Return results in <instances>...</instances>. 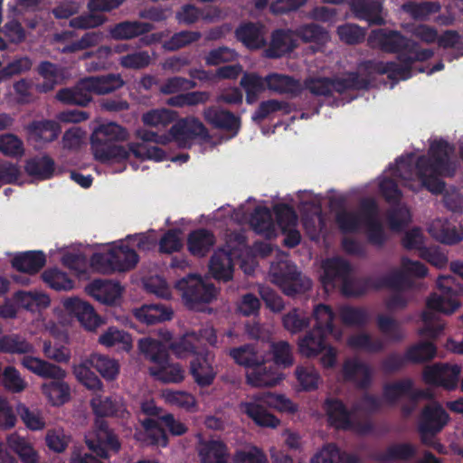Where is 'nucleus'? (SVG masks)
Segmentation results:
<instances>
[{"mask_svg":"<svg viewBox=\"0 0 463 463\" xmlns=\"http://www.w3.org/2000/svg\"><path fill=\"white\" fill-rule=\"evenodd\" d=\"M368 40L385 52L397 53L400 63L366 60L359 63L358 69L368 74H386L393 83L410 79L413 62L428 61L434 54L431 49H420L417 43L400 32L385 28L373 30Z\"/></svg>","mask_w":463,"mask_h":463,"instance_id":"1","label":"nucleus"},{"mask_svg":"<svg viewBox=\"0 0 463 463\" xmlns=\"http://www.w3.org/2000/svg\"><path fill=\"white\" fill-rule=\"evenodd\" d=\"M455 152L454 145L440 138L430 143L427 156H420L415 163L416 175L420 186L433 194H439L445 189V182L440 177H452L456 165L451 160Z\"/></svg>","mask_w":463,"mask_h":463,"instance_id":"2","label":"nucleus"},{"mask_svg":"<svg viewBox=\"0 0 463 463\" xmlns=\"http://www.w3.org/2000/svg\"><path fill=\"white\" fill-rule=\"evenodd\" d=\"M21 364L37 376L50 379L41 390L52 405L61 406L71 400V387L64 380L67 373L61 367L31 355H24Z\"/></svg>","mask_w":463,"mask_h":463,"instance_id":"3","label":"nucleus"},{"mask_svg":"<svg viewBox=\"0 0 463 463\" xmlns=\"http://www.w3.org/2000/svg\"><path fill=\"white\" fill-rule=\"evenodd\" d=\"M128 138V130L115 122L99 125L90 136V146L95 159L103 164L127 160L129 157V144L126 147L118 143Z\"/></svg>","mask_w":463,"mask_h":463,"instance_id":"4","label":"nucleus"},{"mask_svg":"<svg viewBox=\"0 0 463 463\" xmlns=\"http://www.w3.org/2000/svg\"><path fill=\"white\" fill-rule=\"evenodd\" d=\"M138 349L146 360L155 365L149 373L164 383H179L184 381L185 372L180 364L169 363V350L160 340L145 337L138 341Z\"/></svg>","mask_w":463,"mask_h":463,"instance_id":"5","label":"nucleus"},{"mask_svg":"<svg viewBox=\"0 0 463 463\" xmlns=\"http://www.w3.org/2000/svg\"><path fill=\"white\" fill-rule=\"evenodd\" d=\"M312 317L315 320L312 329L298 341L299 353L308 358L317 356L326 346V337L329 335L335 337L341 335V332L334 325L335 313L329 306L317 305Z\"/></svg>","mask_w":463,"mask_h":463,"instance_id":"6","label":"nucleus"},{"mask_svg":"<svg viewBox=\"0 0 463 463\" xmlns=\"http://www.w3.org/2000/svg\"><path fill=\"white\" fill-rule=\"evenodd\" d=\"M240 408L256 425L268 428H276L280 422L268 411L269 408L289 412L297 410L289 399L284 395L271 392H263L254 396L252 401L241 402Z\"/></svg>","mask_w":463,"mask_h":463,"instance_id":"7","label":"nucleus"},{"mask_svg":"<svg viewBox=\"0 0 463 463\" xmlns=\"http://www.w3.org/2000/svg\"><path fill=\"white\" fill-rule=\"evenodd\" d=\"M138 260L136 250L123 243L110 247L106 252L94 253L90 258L91 266L104 274L128 271L137 266Z\"/></svg>","mask_w":463,"mask_h":463,"instance_id":"8","label":"nucleus"},{"mask_svg":"<svg viewBox=\"0 0 463 463\" xmlns=\"http://www.w3.org/2000/svg\"><path fill=\"white\" fill-rule=\"evenodd\" d=\"M322 268L321 283L326 291L332 290L337 284H341L342 293L346 297H360L364 294L362 288H352L355 283L351 280L352 267L346 260L341 257H333L326 260Z\"/></svg>","mask_w":463,"mask_h":463,"instance_id":"9","label":"nucleus"},{"mask_svg":"<svg viewBox=\"0 0 463 463\" xmlns=\"http://www.w3.org/2000/svg\"><path fill=\"white\" fill-rule=\"evenodd\" d=\"M439 293H431L427 299V307L443 314H452L460 306L458 296L463 293V286L451 275L439 276L437 279Z\"/></svg>","mask_w":463,"mask_h":463,"instance_id":"10","label":"nucleus"},{"mask_svg":"<svg viewBox=\"0 0 463 463\" xmlns=\"http://www.w3.org/2000/svg\"><path fill=\"white\" fill-rule=\"evenodd\" d=\"M272 282L287 296L293 297L311 288V280L303 276L298 267L290 261L281 260L270 268Z\"/></svg>","mask_w":463,"mask_h":463,"instance_id":"11","label":"nucleus"},{"mask_svg":"<svg viewBox=\"0 0 463 463\" xmlns=\"http://www.w3.org/2000/svg\"><path fill=\"white\" fill-rule=\"evenodd\" d=\"M175 288L182 292L186 305L194 308L202 303H210L216 298V288L213 284L206 283L197 275H189L175 282Z\"/></svg>","mask_w":463,"mask_h":463,"instance_id":"12","label":"nucleus"},{"mask_svg":"<svg viewBox=\"0 0 463 463\" xmlns=\"http://www.w3.org/2000/svg\"><path fill=\"white\" fill-rule=\"evenodd\" d=\"M173 139L182 148H190L194 140L208 142L211 135L207 128L194 117L182 118L169 130Z\"/></svg>","mask_w":463,"mask_h":463,"instance_id":"13","label":"nucleus"},{"mask_svg":"<svg viewBox=\"0 0 463 463\" xmlns=\"http://www.w3.org/2000/svg\"><path fill=\"white\" fill-rule=\"evenodd\" d=\"M460 372L458 364L437 363L424 368L422 379L427 384L452 391L458 386Z\"/></svg>","mask_w":463,"mask_h":463,"instance_id":"14","label":"nucleus"},{"mask_svg":"<svg viewBox=\"0 0 463 463\" xmlns=\"http://www.w3.org/2000/svg\"><path fill=\"white\" fill-rule=\"evenodd\" d=\"M364 215V224L366 226V235L369 243L382 247L386 241L383 223L378 219V205L373 198H364L360 203Z\"/></svg>","mask_w":463,"mask_h":463,"instance_id":"15","label":"nucleus"},{"mask_svg":"<svg viewBox=\"0 0 463 463\" xmlns=\"http://www.w3.org/2000/svg\"><path fill=\"white\" fill-rule=\"evenodd\" d=\"M328 424L335 430H350L354 428L352 417L354 411L349 410L339 398H326L323 404Z\"/></svg>","mask_w":463,"mask_h":463,"instance_id":"16","label":"nucleus"},{"mask_svg":"<svg viewBox=\"0 0 463 463\" xmlns=\"http://www.w3.org/2000/svg\"><path fill=\"white\" fill-rule=\"evenodd\" d=\"M204 120L213 128L224 130L232 137L241 129V118L219 106H210L203 113Z\"/></svg>","mask_w":463,"mask_h":463,"instance_id":"17","label":"nucleus"},{"mask_svg":"<svg viewBox=\"0 0 463 463\" xmlns=\"http://www.w3.org/2000/svg\"><path fill=\"white\" fill-rule=\"evenodd\" d=\"M403 397L416 402L418 399L424 397V392L414 388V382L411 378H403L383 385V398L386 403L394 405Z\"/></svg>","mask_w":463,"mask_h":463,"instance_id":"18","label":"nucleus"},{"mask_svg":"<svg viewBox=\"0 0 463 463\" xmlns=\"http://www.w3.org/2000/svg\"><path fill=\"white\" fill-rule=\"evenodd\" d=\"M449 420V413L439 403H429L422 408L420 413L418 429L426 432L439 433Z\"/></svg>","mask_w":463,"mask_h":463,"instance_id":"19","label":"nucleus"},{"mask_svg":"<svg viewBox=\"0 0 463 463\" xmlns=\"http://www.w3.org/2000/svg\"><path fill=\"white\" fill-rule=\"evenodd\" d=\"M86 444L92 453L101 458H109V450L117 453L121 447L118 437L109 429L105 421L99 423L96 439H87Z\"/></svg>","mask_w":463,"mask_h":463,"instance_id":"20","label":"nucleus"},{"mask_svg":"<svg viewBox=\"0 0 463 463\" xmlns=\"http://www.w3.org/2000/svg\"><path fill=\"white\" fill-rule=\"evenodd\" d=\"M190 339L197 342H205L210 345H215L217 343V335L213 327L205 326L199 328L197 331L193 330L186 334V335L171 345L172 349L179 355L184 356L188 354H195L197 346L193 344Z\"/></svg>","mask_w":463,"mask_h":463,"instance_id":"21","label":"nucleus"},{"mask_svg":"<svg viewBox=\"0 0 463 463\" xmlns=\"http://www.w3.org/2000/svg\"><path fill=\"white\" fill-rule=\"evenodd\" d=\"M63 306L87 330H95L101 324L100 317L88 302L78 298H71L64 301Z\"/></svg>","mask_w":463,"mask_h":463,"instance_id":"22","label":"nucleus"},{"mask_svg":"<svg viewBox=\"0 0 463 463\" xmlns=\"http://www.w3.org/2000/svg\"><path fill=\"white\" fill-rule=\"evenodd\" d=\"M297 47L294 30L277 29L272 33L270 43L264 53L267 58L278 59L290 53Z\"/></svg>","mask_w":463,"mask_h":463,"instance_id":"23","label":"nucleus"},{"mask_svg":"<svg viewBox=\"0 0 463 463\" xmlns=\"http://www.w3.org/2000/svg\"><path fill=\"white\" fill-rule=\"evenodd\" d=\"M342 373L346 382L355 383L360 389H367L372 383V368L357 358L346 359L343 364Z\"/></svg>","mask_w":463,"mask_h":463,"instance_id":"24","label":"nucleus"},{"mask_svg":"<svg viewBox=\"0 0 463 463\" xmlns=\"http://www.w3.org/2000/svg\"><path fill=\"white\" fill-rule=\"evenodd\" d=\"M209 272L218 281L227 282L232 280L234 272L232 251L225 249L215 250L210 259Z\"/></svg>","mask_w":463,"mask_h":463,"instance_id":"25","label":"nucleus"},{"mask_svg":"<svg viewBox=\"0 0 463 463\" xmlns=\"http://www.w3.org/2000/svg\"><path fill=\"white\" fill-rule=\"evenodd\" d=\"M282 380V374L272 363L258 362L247 373V383L254 387L275 386Z\"/></svg>","mask_w":463,"mask_h":463,"instance_id":"26","label":"nucleus"},{"mask_svg":"<svg viewBox=\"0 0 463 463\" xmlns=\"http://www.w3.org/2000/svg\"><path fill=\"white\" fill-rule=\"evenodd\" d=\"M93 412L98 417H117L125 419L129 415L122 398L118 396H97L90 402Z\"/></svg>","mask_w":463,"mask_h":463,"instance_id":"27","label":"nucleus"},{"mask_svg":"<svg viewBox=\"0 0 463 463\" xmlns=\"http://www.w3.org/2000/svg\"><path fill=\"white\" fill-rule=\"evenodd\" d=\"M351 10L359 20L369 25H383L385 21L382 15L383 5L378 0H351Z\"/></svg>","mask_w":463,"mask_h":463,"instance_id":"28","label":"nucleus"},{"mask_svg":"<svg viewBox=\"0 0 463 463\" xmlns=\"http://www.w3.org/2000/svg\"><path fill=\"white\" fill-rule=\"evenodd\" d=\"M82 84L87 90H90L91 93L105 95L122 88L125 81L118 73H107L85 77Z\"/></svg>","mask_w":463,"mask_h":463,"instance_id":"29","label":"nucleus"},{"mask_svg":"<svg viewBox=\"0 0 463 463\" xmlns=\"http://www.w3.org/2000/svg\"><path fill=\"white\" fill-rule=\"evenodd\" d=\"M89 295L100 303L112 305L121 296V287L118 282L109 279H93L87 287Z\"/></svg>","mask_w":463,"mask_h":463,"instance_id":"30","label":"nucleus"},{"mask_svg":"<svg viewBox=\"0 0 463 463\" xmlns=\"http://www.w3.org/2000/svg\"><path fill=\"white\" fill-rule=\"evenodd\" d=\"M235 37L250 50L261 49L267 43L263 35L262 25L252 22L240 24L235 30Z\"/></svg>","mask_w":463,"mask_h":463,"instance_id":"31","label":"nucleus"},{"mask_svg":"<svg viewBox=\"0 0 463 463\" xmlns=\"http://www.w3.org/2000/svg\"><path fill=\"white\" fill-rule=\"evenodd\" d=\"M154 25L142 21H123L111 26L109 35L114 40H130L151 32Z\"/></svg>","mask_w":463,"mask_h":463,"instance_id":"32","label":"nucleus"},{"mask_svg":"<svg viewBox=\"0 0 463 463\" xmlns=\"http://www.w3.org/2000/svg\"><path fill=\"white\" fill-rule=\"evenodd\" d=\"M417 455L416 447L409 442L394 443L383 451L373 456L378 463H393L394 461H408Z\"/></svg>","mask_w":463,"mask_h":463,"instance_id":"33","label":"nucleus"},{"mask_svg":"<svg viewBox=\"0 0 463 463\" xmlns=\"http://www.w3.org/2000/svg\"><path fill=\"white\" fill-rule=\"evenodd\" d=\"M367 285L373 289L390 288L402 291L411 287L412 282L404 270H394L380 278H367Z\"/></svg>","mask_w":463,"mask_h":463,"instance_id":"34","label":"nucleus"},{"mask_svg":"<svg viewBox=\"0 0 463 463\" xmlns=\"http://www.w3.org/2000/svg\"><path fill=\"white\" fill-rule=\"evenodd\" d=\"M267 89L279 94H290L297 97L301 94V82L292 76L271 72L266 76Z\"/></svg>","mask_w":463,"mask_h":463,"instance_id":"35","label":"nucleus"},{"mask_svg":"<svg viewBox=\"0 0 463 463\" xmlns=\"http://www.w3.org/2000/svg\"><path fill=\"white\" fill-rule=\"evenodd\" d=\"M360 458L355 453L342 451L335 443H328L317 452L311 463H359Z\"/></svg>","mask_w":463,"mask_h":463,"instance_id":"36","label":"nucleus"},{"mask_svg":"<svg viewBox=\"0 0 463 463\" xmlns=\"http://www.w3.org/2000/svg\"><path fill=\"white\" fill-rule=\"evenodd\" d=\"M215 241V236L213 232L205 228H200L189 233L187 248L192 255L203 257L211 251Z\"/></svg>","mask_w":463,"mask_h":463,"instance_id":"37","label":"nucleus"},{"mask_svg":"<svg viewBox=\"0 0 463 463\" xmlns=\"http://www.w3.org/2000/svg\"><path fill=\"white\" fill-rule=\"evenodd\" d=\"M198 455L201 463H228V448L222 440H201Z\"/></svg>","mask_w":463,"mask_h":463,"instance_id":"38","label":"nucleus"},{"mask_svg":"<svg viewBox=\"0 0 463 463\" xmlns=\"http://www.w3.org/2000/svg\"><path fill=\"white\" fill-rule=\"evenodd\" d=\"M46 264V256L42 250H30L17 254L12 260V266L18 271L31 275L38 273Z\"/></svg>","mask_w":463,"mask_h":463,"instance_id":"39","label":"nucleus"},{"mask_svg":"<svg viewBox=\"0 0 463 463\" xmlns=\"http://www.w3.org/2000/svg\"><path fill=\"white\" fill-rule=\"evenodd\" d=\"M429 233L441 243L453 245L463 239V233L446 219L434 220L428 228Z\"/></svg>","mask_w":463,"mask_h":463,"instance_id":"40","label":"nucleus"},{"mask_svg":"<svg viewBox=\"0 0 463 463\" xmlns=\"http://www.w3.org/2000/svg\"><path fill=\"white\" fill-rule=\"evenodd\" d=\"M365 77H361L357 71L348 72L345 78H331V91L342 94L348 90H368L371 86V75L365 73Z\"/></svg>","mask_w":463,"mask_h":463,"instance_id":"41","label":"nucleus"},{"mask_svg":"<svg viewBox=\"0 0 463 463\" xmlns=\"http://www.w3.org/2000/svg\"><path fill=\"white\" fill-rule=\"evenodd\" d=\"M82 83L83 79L74 87L61 89L56 94V99L63 104L86 107L92 100V93Z\"/></svg>","mask_w":463,"mask_h":463,"instance_id":"42","label":"nucleus"},{"mask_svg":"<svg viewBox=\"0 0 463 463\" xmlns=\"http://www.w3.org/2000/svg\"><path fill=\"white\" fill-rule=\"evenodd\" d=\"M250 224L253 231L269 239L275 234V223L271 211L266 206H257L250 214Z\"/></svg>","mask_w":463,"mask_h":463,"instance_id":"43","label":"nucleus"},{"mask_svg":"<svg viewBox=\"0 0 463 463\" xmlns=\"http://www.w3.org/2000/svg\"><path fill=\"white\" fill-rule=\"evenodd\" d=\"M190 374L194 383L201 388L212 385L216 377V372L205 357H195L190 362Z\"/></svg>","mask_w":463,"mask_h":463,"instance_id":"44","label":"nucleus"},{"mask_svg":"<svg viewBox=\"0 0 463 463\" xmlns=\"http://www.w3.org/2000/svg\"><path fill=\"white\" fill-rule=\"evenodd\" d=\"M28 175L38 180H48L53 176L55 170L54 160L47 156H34L28 159L24 165Z\"/></svg>","mask_w":463,"mask_h":463,"instance_id":"45","label":"nucleus"},{"mask_svg":"<svg viewBox=\"0 0 463 463\" xmlns=\"http://www.w3.org/2000/svg\"><path fill=\"white\" fill-rule=\"evenodd\" d=\"M172 310L159 304L145 305L135 311L137 319L146 325L168 321L172 318Z\"/></svg>","mask_w":463,"mask_h":463,"instance_id":"46","label":"nucleus"},{"mask_svg":"<svg viewBox=\"0 0 463 463\" xmlns=\"http://www.w3.org/2000/svg\"><path fill=\"white\" fill-rule=\"evenodd\" d=\"M294 33L296 38L300 39L303 43L317 45H325L330 38L328 32L315 23L298 26L294 30Z\"/></svg>","mask_w":463,"mask_h":463,"instance_id":"47","label":"nucleus"},{"mask_svg":"<svg viewBox=\"0 0 463 463\" xmlns=\"http://www.w3.org/2000/svg\"><path fill=\"white\" fill-rule=\"evenodd\" d=\"M107 381H113L119 373L118 363L105 354H92L86 360Z\"/></svg>","mask_w":463,"mask_h":463,"instance_id":"48","label":"nucleus"},{"mask_svg":"<svg viewBox=\"0 0 463 463\" xmlns=\"http://www.w3.org/2000/svg\"><path fill=\"white\" fill-rule=\"evenodd\" d=\"M240 84L246 92V102L248 104L254 103L259 95L267 89L266 76L262 78L254 72H245Z\"/></svg>","mask_w":463,"mask_h":463,"instance_id":"49","label":"nucleus"},{"mask_svg":"<svg viewBox=\"0 0 463 463\" xmlns=\"http://www.w3.org/2000/svg\"><path fill=\"white\" fill-rule=\"evenodd\" d=\"M7 445L16 453L23 463H38V454L33 446L23 437L16 433L7 438Z\"/></svg>","mask_w":463,"mask_h":463,"instance_id":"50","label":"nucleus"},{"mask_svg":"<svg viewBox=\"0 0 463 463\" xmlns=\"http://www.w3.org/2000/svg\"><path fill=\"white\" fill-rule=\"evenodd\" d=\"M405 354L406 359L410 364H423L436 356L437 347L432 342L420 341L409 346Z\"/></svg>","mask_w":463,"mask_h":463,"instance_id":"51","label":"nucleus"},{"mask_svg":"<svg viewBox=\"0 0 463 463\" xmlns=\"http://www.w3.org/2000/svg\"><path fill=\"white\" fill-rule=\"evenodd\" d=\"M376 323L379 331L391 342L399 343L405 338V332L400 322L395 318L386 316L378 315Z\"/></svg>","mask_w":463,"mask_h":463,"instance_id":"52","label":"nucleus"},{"mask_svg":"<svg viewBox=\"0 0 463 463\" xmlns=\"http://www.w3.org/2000/svg\"><path fill=\"white\" fill-rule=\"evenodd\" d=\"M349 347L368 353H379L384 349L383 342L379 338H373L367 333L352 335L347 339Z\"/></svg>","mask_w":463,"mask_h":463,"instance_id":"53","label":"nucleus"},{"mask_svg":"<svg viewBox=\"0 0 463 463\" xmlns=\"http://www.w3.org/2000/svg\"><path fill=\"white\" fill-rule=\"evenodd\" d=\"M335 222L343 233H354L364 223V215L362 212L342 210L335 214Z\"/></svg>","mask_w":463,"mask_h":463,"instance_id":"54","label":"nucleus"},{"mask_svg":"<svg viewBox=\"0 0 463 463\" xmlns=\"http://www.w3.org/2000/svg\"><path fill=\"white\" fill-rule=\"evenodd\" d=\"M33 346L18 335H6L0 337V352L5 354H29Z\"/></svg>","mask_w":463,"mask_h":463,"instance_id":"55","label":"nucleus"},{"mask_svg":"<svg viewBox=\"0 0 463 463\" xmlns=\"http://www.w3.org/2000/svg\"><path fill=\"white\" fill-rule=\"evenodd\" d=\"M99 344L110 347L121 345V348L128 351L132 347V339L129 334L124 330H119L114 326H110L99 338Z\"/></svg>","mask_w":463,"mask_h":463,"instance_id":"56","label":"nucleus"},{"mask_svg":"<svg viewBox=\"0 0 463 463\" xmlns=\"http://www.w3.org/2000/svg\"><path fill=\"white\" fill-rule=\"evenodd\" d=\"M282 111L283 114H289L291 111L290 105L286 101H279L278 99H268L261 101L253 113L251 118L255 122H261L271 114Z\"/></svg>","mask_w":463,"mask_h":463,"instance_id":"57","label":"nucleus"},{"mask_svg":"<svg viewBox=\"0 0 463 463\" xmlns=\"http://www.w3.org/2000/svg\"><path fill=\"white\" fill-rule=\"evenodd\" d=\"M42 278L44 283L57 291L70 290L74 286L73 280L69 278L67 273L56 268L44 270Z\"/></svg>","mask_w":463,"mask_h":463,"instance_id":"58","label":"nucleus"},{"mask_svg":"<svg viewBox=\"0 0 463 463\" xmlns=\"http://www.w3.org/2000/svg\"><path fill=\"white\" fill-rule=\"evenodd\" d=\"M229 355L237 364L246 368L252 369L260 361L254 345L250 344L231 348L229 350Z\"/></svg>","mask_w":463,"mask_h":463,"instance_id":"59","label":"nucleus"},{"mask_svg":"<svg viewBox=\"0 0 463 463\" xmlns=\"http://www.w3.org/2000/svg\"><path fill=\"white\" fill-rule=\"evenodd\" d=\"M339 317L343 324L348 326H364L369 319L368 312L364 308L351 306L342 307Z\"/></svg>","mask_w":463,"mask_h":463,"instance_id":"60","label":"nucleus"},{"mask_svg":"<svg viewBox=\"0 0 463 463\" xmlns=\"http://www.w3.org/2000/svg\"><path fill=\"white\" fill-rule=\"evenodd\" d=\"M73 373L77 380L89 390H101L102 382L95 373L90 370V366L85 361L84 363L75 365Z\"/></svg>","mask_w":463,"mask_h":463,"instance_id":"61","label":"nucleus"},{"mask_svg":"<svg viewBox=\"0 0 463 463\" xmlns=\"http://www.w3.org/2000/svg\"><path fill=\"white\" fill-rule=\"evenodd\" d=\"M16 302L24 308L33 311L40 307H47L50 304V298L45 294L37 292L17 291L14 295Z\"/></svg>","mask_w":463,"mask_h":463,"instance_id":"62","label":"nucleus"},{"mask_svg":"<svg viewBox=\"0 0 463 463\" xmlns=\"http://www.w3.org/2000/svg\"><path fill=\"white\" fill-rule=\"evenodd\" d=\"M201 38V33L192 31H181L174 33L171 38L163 43V48L168 52H175L185 47Z\"/></svg>","mask_w":463,"mask_h":463,"instance_id":"63","label":"nucleus"},{"mask_svg":"<svg viewBox=\"0 0 463 463\" xmlns=\"http://www.w3.org/2000/svg\"><path fill=\"white\" fill-rule=\"evenodd\" d=\"M28 130L38 140L44 142H51L57 137V125L52 120L33 121Z\"/></svg>","mask_w":463,"mask_h":463,"instance_id":"64","label":"nucleus"}]
</instances>
